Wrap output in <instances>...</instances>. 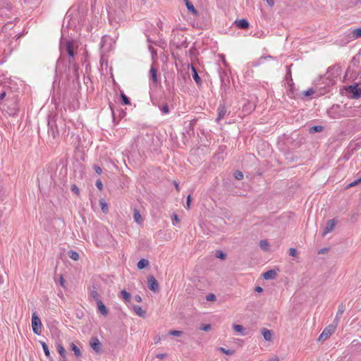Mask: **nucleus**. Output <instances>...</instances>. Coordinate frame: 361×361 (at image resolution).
Segmentation results:
<instances>
[{
	"label": "nucleus",
	"mask_w": 361,
	"mask_h": 361,
	"mask_svg": "<svg viewBox=\"0 0 361 361\" xmlns=\"http://www.w3.org/2000/svg\"><path fill=\"white\" fill-rule=\"evenodd\" d=\"M215 256L221 259H225L226 254L221 250H217L215 253Z\"/></svg>",
	"instance_id": "nucleus-37"
},
{
	"label": "nucleus",
	"mask_w": 361,
	"mask_h": 361,
	"mask_svg": "<svg viewBox=\"0 0 361 361\" xmlns=\"http://www.w3.org/2000/svg\"><path fill=\"white\" fill-rule=\"evenodd\" d=\"M39 343L41 344V345L42 347V349L44 350V353L46 357L47 358H50V357H51L50 356V352H49V347L47 345V343L45 342H44V341H39Z\"/></svg>",
	"instance_id": "nucleus-28"
},
{
	"label": "nucleus",
	"mask_w": 361,
	"mask_h": 361,
	"mask_svg": "<svg viewBox=\"0 0 361 361\" xmlns=\"http://www.w3.org/2000/svg\"><path fill=\"white\" fill-rule=\"evenodd\" d=\"M192 72H193V75H192L193 79L195 80V81L197 83H200V81H201V79L199 77L196 69L193 66H192Z\"/></svg>",
	"instance_id": "nucleus-35"
},
{
	"label": "nucleus",
	"mask_w": 361,
	"mask_h": 361,
	"mask_svg": "<svg viewBox=\"0 0 361 361\" xmlns=\"http://www.w3.org/2000/svg\"><path fill=\"white\" fill-rule=\"evenodd\" d=\"M237 25L238 27L247 29L249 27V23L247 20L242 19L237 22Z\"/></svg>",
	"instance_id": "nucleus-29"
},
{
	"label": "nucleus",
	"mask_w": 361,
	"mask_h": 361,
	"mask_svg": "<svg viewBox=\"0 0 361 361\" xmlns=\"http://www.w3.org/2000/svg\"><path fill=\"white\" fill-rule=\"evenodd\" d=\"M234 176L237 180H241L243 178V173L241 171H238L234 173Z\"/></svg>",
	"instance_id": "nucleus-42"
},
{
	"label": "nucleus",
	"mask_w": 361,
	"mask_h": 361,
	"mask_svg": "<svg viewBox=\"0 0 361 361\" xmlns=\"http://www.w3.org/2000/svg\"><path fill=\"white\" fill-rule=\"evenodd\" d=\"M266 1L269 6H272L274 4V0H266Z\"/></svg>",
	"instance_id": "nucleus-58"
},
{
	"label": "nucleus",
	"mask_w": 361,
	"mask_h": 361,
	"mask_svg": "<svg viewBox=\"0 0 361 361\" xmlns=\"http://www.w3.org/2000/svg\"><path fill=\"white\" fill-rule=\"evenodd\" d=\"M262 333L264 338L266 341H271V339H272V333H271V331L270 330L267 329H263Z\"/></svg>",
	"instance_id": "nucleus-24"
},
{
	"label": "nucleus",
	"mask_w": 361,
	"mask_h": 361,
	"mask_svg": "<svg viewBox=\"0 0 361 361\" xmlns=\"http://www.w3.org/2000/svg\"><path fill=\"white\" fill-rule=\"evenodd\" d=\"M95 185L99 190H102L103 189V184H102V182L101 181V180H99V179L97 180Z\"/></svg>",
	"instance_id": "nucleus-46"
},
{
	"label": "nucleus",
	"mask_w": 361,
	"mask_h": 361,
	"mask_svg": "<svg viewBox=\"0 0 361 361\" xmlns=\"http://www.w3.org/2000/svg\"><path fill=\"white\" fill-rule=\"evenodd\" d=\"M48 133L53 138H56L59 135V130L56 123V120L53 118L48 121Z\"/></svg>",
	"instance_id": "nucleus-9"
},
{
	"label": "nucleus",
	"mask_w": 361,
	"mask_h": 361,
	"mask_svg": "<svg viewBox=\"0 0 361 361\" xmlns=\"http://www.w3.org/2000/svg\"><path fill=\"white\" fill-rule=\"evenodd\" d=\"M6 96V92H3L1 94H0V100L3 99Z\"/></svg>",
	"instance_id": "nucleus-61"
},
{
	"label": "nucleus",
	"mask_w": 361,
	"mask_h": 361,
	"mask_svg": "<svg viewBox=\"0 0 361 361\" xmlns=\"http://www.w3.org/2000/svg\"><path fill=\"white\" fill-rule=\"evenodd\" d=\"M96 243H97V244L98 245H101V246H104V245H106L107 244V243H106V242H105V243H103V242H102V241H100V242H99V243H98V240H97Z\"/></svg>",
	"instance_id": "nucleus-59"
},
{
	"label": "nucleus",
	"mask_w": 361,
	"mask_h": 361,
	"mask_svg": "<svg viewBox=\"0 0 361 361\" xmlns=\"http://www.w3.org/2000/svg\"><path fill=\"white\" fill-rule=\"evenodd\" d=\"M60 51L61 54L65 52L68 53L70 58L73 59L74 51H73V44L72 41L61 39L60 42Z\"/></svg>",
	"instance_id": "nucleus-4"
},
{
	"label": "nucleus",
	"mask_w": 361,
	"mask_h": 361,
	"mask_svg": "<svg viewBox=\"0 0 361 361\" xmlns=\"http://www.w3.org/2000/svg\"><path fill=\"white\" fill-rule=\"evenodd\" d=\"M133 309L137 316L140 317H145L146 312L145 310H142V308L140 306L133 305Z\"/></svg>",
	"instance_id": "nucleus-21"
},
{
	"label": "nucleus",
	"mask_w": 361,
	"mask_h": 361,
	"mask_svg": "<svg viewBox=\"0 0 361 361\" xmlns=\"http://www.w3.org/2000/svg\"><path fill=\"white\" fill-rule=\"evenodd\" d=\"M218 350L221 352H222L223 353L226 354V355H231L234 353V350H231V349H226L224 348H222V347H220L218 348Z\"/></svg>",
	"instance_id": "nucleus-34"
},
{
	"label": "nucleus",
	"mask_w": 361,
	"mask_h": 361,
	"mask_svg": "<svg viewBox=\"0 0 361 361\" xmlns=\"http://www.w3.org/2000/svg\"><path fill=\"white\" fill-rule=\"evenodd\" d=\"M99 204H100V207H101V209H102V212L106 214L109 212L108 204L104 201V199H100L99 200Z\"/></svg>",
	"instance_id": "nucleus-30"
},
{
	"label": "nucleus",
	"mask_w": 361,
	"mask_h": 361,
	"mask_svg": "<svg viewBox=\"0 0 361 361\" xmlns=\"http://www.w3.org/2000/svg\"><path fill=\"white\" fill-rule=\"evenodd\" d=\"M70 346H71V350L73 351L75 355L77 357H81V355H82L81 351L77 345H75L73 343H71Z\"/></svg>",
	"instance_id": "nucleus-25"
},
{
	"label": "nucleus",
	"mask_w": 361,
	"mask_h": 361,
	"mask_svg": "<svg viewBox=\"0 0 361 361\" xmlns=\"http://www.w3.org/2000/svg\"><path fill=\"white\" fill-rule=\"evenodd\" d=\"M172 224L173 226H176V223L179 222V219L178 216L175 214H173L171 216Z\"/></svg>",
	"instance_id": "nucleus-44"
},
{
	"label": "nucleus",
	"mask_w": 361,
	"mask_h": 361,
	"mask_svg": "<svg viewBox=\"0 0 361 361\" xmlns=\"http://www.w3.org/2000/svg\"><path fill=\"white\" fill-rule=\"evenodd\" d=\"M345 94L350 99H358L361 97V88L357 84L347 86L344 88Z\"/></svg>",
	"instance_id": "nucleus-5"
},
{
	"label": "nucleus",
	"mask_w": 361,
	"mask_h": 361,
	"mask_svg": "<svg viewBox=\"0 0 361 361\" xmlns=\"http://www.w3.org/2000/svg\"><path fill=\"white\" fill-rule=\"evenodd\" d=\"M90 296L94 299L96 302H97V301H100L101 299L99 298V293L97 291V290L95 288H94L93 290H92L90 293Z\"/></svg>",
	"instance_id": "nucleus-31"
},
{
	"label": "nucleus",
	"mask_w": 361,
	"mask_h": 361,
	"mask_svg": "<svg viewBox=\"0 0 361 361\" xmlns=\"http://www.w3.org/2000/svg\"><path fill=\"white\" fill-rule=\"evenodd\" d=\"M184 1H185V5H186L188 11L192 12L193 13H196L197 11H196L195 7L193 6V5L188 0H184Z\"/></svg>",
	"instance_id": "nucleus-33"
},
{
	"label": "nucleus",
	"mask_w": 361,
	"mask_h": 361,
	"mask_svg": "<svg viewBox=\"0 0 361 361\" xmlns=\"http://www.w3.org/2000/svg\"><path fill=\"white\" fill-rule=\"evenodd\" d=\"M336 224H337V221L335 219L329 220L326 223V226L324 228L322 235L325 236L328 233L333 231L336 227Z\"/></svg>",
	"instance_id": "nucleus-11"
},
{
	"label": "nucleus",
	"mask_w": 361,
	"mask_h": 361,
	"mask_svg": "<svg viewBox=\"0 0 361 361\" xmlns=\"http://www.w3.org/2000/svg\"><path fill=\"white\" fill-rule=\"evenodd\" d=\"M259 246L262 250H267L269 247V243L266 240H262L259 242Z\"/></svg>",
	"instance_id": "nucleus-36"
},
{
	"label": "nucleus",
	"mask_w": 361,
	"mask_h": 361,
	"mask_svg": "<svg viewBox=\"0 0 361 361\" xmlns=\"http://www.w3.org/2000/svg\"><path fill=\"white\" fill-rule=\"evenodd\" d=\"M289 255L292 257H295L297 255V250L295 248H290L289 249Z\"/></svg>",
	"instance_id": "nucleus-49"
},
{
	"label": "nucleus",
	"mask_w": 361,
	"mask_h": 361,
	"mask_svg": "<svg viewBox=\"0 0 361 361\" xmlns=\"http://www.w3.org/2000/svg\"><path fill=\"white\" fill-rule=\"evenodd\" d=\"M206 300L207 301H214L216 300V295L213 293H209L206 296Z\"/></svg>",
	"instance_id": "nucleus-43"
},
{
	"label": "nucleus",
	"mask_w": 361,
	"mask_h": 361,
	"mask_svg": "<svg viewBox=\"0 0 361 361\" xmlns=\"http://www.w3.org/2000/svg\"><path fill=\"white\" fill-rule=\"evenodd\" d=\"M338 76V68L330 67L327 69L324 75H320L314 82L316 85L320 84L322 86L319 94L324 95L328 91L329 87L335 85Z\"/></svg>",
	"instance_id": "nucleus-2"
},
{
	"label": "nucleus",
	"mask_w": 361,
	"mask_h": 361,
	"mask_svg": "<svg viewBox=\"0 0 361 361\" xmlns=\"http://www.w3.org/2000/svg\"><path fill=\"white\" fill-rule=\"evenodd\" d=\"M135 298V300L137 302H142V298H141V296H140V295H136L135 296V298Z\"/></svg>",
	"instance_id": "nucleus-54"
},
{
	"label": "nucleus",
	"mask_w": 361,
	"mask_h": 361,
	"mask_svg": "<svg viewBox=\"0 0 361 361\" xmlns=\"http://www.w3.org/2000/svg\"><path fill=\"white\" fill-rule=\"evenodd\" d=\"M169 334L175 336H180L183 334V331L178 330H173L169 331Z\"/></svg>",
	"instance_id": "nucleus-40"
},
{
	"label": "nucleus",
	"mask_w": 361,
	"mask_h": 361,
	"mask_svg": "<svg viewBox=\"0 0 361 361\" xmlns=\"http://www.w3.org/2000/svg\"><path fill=\"white\" fill-rule=\"evenodd\" d=\"M149 264V261L146 259H141L137 264V267L139 269H142L147 267Z\"/></svg>",
	"instance_id": "nucleus-27"
},
{
	"label": "nucleus",
	"mask_w": 361,
	"mask_h": 361,
	"mask_svg": "<svg viewBox=\"0 0 361 361\" xmlns=\"http://www.w3.org/2000/svg\"><path fill=\"white\" fill-rule=\"evenodd\" d=\"M233 327L235 331H237L240 334H243V330H244V328L243 326L239 325V324H234Z\"/></svg>",
	"instance_id": "nucleus-39"
},
{
	"label": "nucleus",
	"mask_w": 361,
	"mask_h": 361,
	"mask_svg": "<svg viewBox=\"0 0 361 361\" xmlns=\"http://www.w3.org/2000/svg\"><path fill=\"white\" fill-rule=\"evenodd\" d=\"M322 128H323L321 126H313L311 128V131H312V132H320V131H322Z\"/></svg>",
	"instance_id": "nucleus-48"
},
{
	"label": "nucleus",
	"mask_w": 361,
	"mask_h": 361,
	"mask_svg": "<svg viewBox=\"0 0 361 361\" xmlns=\"http://www.w3.org/2000/svg\"><path fill=\"white\" fill-rule=\"evenodd\" d=\"M337 322H333V324H329L322 331V333L320 334L319 337V341H325L328 339L331 334L335 331L336 327H337Z\"/></svg>",
	"instance_id": "nucleus-8"
},
{
	"label": "nucleus",
	"mask_w": 361,
	"mask_h": 361,
	"mask_svg": "<svg viewBox=\"0 0 361 361\" xmlns=\"http://www.w3.org/2000/svg\"><path fill=\"white\" fill-rule=\"evenodd\" d=\"M77 70H78V66L75 64H74V71L75 73L77 72Z\"/></svg>",
	"instance_id": "nucleus-64"
},
{
	"label": "nucleus",
	"mask_w": 361,
	"mask_h": 361,
	"mask_svg": "<svg viewBox=\"0 0 361 361\" xmlns=\"http://www.w3.org/2000/svg\"><path fill=\"white\" fill-rule=\"evenodd\" d=\"M57 351L63 359L66 357V351L61 343H56Z\"/></svg>",
	"instance_id": "nucleus-22"
},
{
	"label": "nucleus",
	"mask_w": 361,
	"mask_h": 361,
	"mask_svg": "<svg viewBox=\"0 0 361 361\" xmlns=\"http://www.w3.org/2000/svg\"><path fill=\"white\" fill-rule=\"evenodd\" d=\"M59 283L62 287H65V279H63L62 275H60L59 279Z\"/></svg>",
	"instance_id": "nucleus-50"
},
{
	"label": "nucleus",
	"mask_w": 361,
	"mask_h": 361,
	"mask_svg": "<svg viewBox=\"0 0 361 361\" xmlns=\"http://www.w3.org/2000/svg\"><path fill=\"white\" fill-rule=\"evenodd\" d=\"M4 8L10 11L12 8L11 4L6 0H0V15H3L1 11Z\"/></svg>",
	"instance_id": "nucleus-17"
},
{
	"label": "nucleus",
	"mask_w": 361,
	"mask_h": 361,
	"mask_svg": "<svg viewBox=\"0 0 361 361\" xmlns=\"http://www.w3.org/2000/svg\"><path fill=\"white\" fill-rule=\"evenodd\" d=\"M97 310L99 313H101L104 316H106L108 314L109 310L102 300L97 301Z\"/></svg>",
	"instance_id": "nucleus-16"
},
{
	"label": "nucleus",
	"mask_w": 361,
	"mask_h": 361,
	"mask_svg": "<svg viewBox=\"0 0 361 361\" xmlns=\"http://www.w3.org/2000/svg\"><path fill=\"white\" fill-rule=\"evenodd\" d=\"M227 110L224 105H220L218 108V117L216 118V121H219L222 119L225 115L226 114Z\"/></svg>",
	"instance_id": "nucleus-19"
},
{
	"label": "nucleus",
	"mask_w": 361,
	"mask_h": 361,
	"mask_svg": "<svg viewBox=\"0 0 361 361\" xmlns=\"http://www.w3.org/2000/svg\"><path fill=\"white\" fill-rule=\"evenodd\" d=\"M94 169L97 174H100L102 172V169L97 165L94 166Z\"/></svg>",
	"instance_id": "nucleus-52"
},
{
	"label": "nucleus",
	"mask_w": 361,
	"mask_h": 361,
	"mask_svg": "<svg viewBox=\"0 0 361 361\" xmlns=\"http://www.w3.org/2000/svg\"><path fill=\"white\" fill-rule=\"evenodd\" d=\"M190 202H191V196L189 195L187 197V202H186L185 208H187V209L190 208Z\"/></svg>",
	"instance_id": "nucleus-53"
},
{
	"label": "nucleus",
	"mask_w": 361,
	"mask_h": 361,
	"mask_svg": "<svg viewBox=\"0 0 361 361\" xmlns=\"http://www.w3.org/2000/svg\"><path fill=\"white\" fill-rule=\"evenodd\" d=\"M3 282H4L3 276L0 274V285H1V283H3Z\"/></svg>",
	"instance_id": "nucleus-63"
},
{
	"label": "nucleus",
	"mask_w": 361,
	"mask_h": 361,
	"mask_svg": "<svg viewBox=\"0 0 361 361\" xmlns=\"http://www.w3.org/2000/svg\"><path fill=\"white\" fill-rule=\"evenodd\" d=\"M121 97L122 102L124 104L128 105L130 104L129 98L126 95H125L123 93H121Z\"/></svg>",
	"instance_id": "nucleus-38"
},
{
	"label": "nucleus",
	"mask_w": 361,
	"mask_h": 361,
	"mask_svg": "<svg viewBox=\"0 0 361 361\" xmlns=\"http://www.w3.org/2000/svg\"><path fill=\"white\" fill-rule=\"evenodd\" d=\"M133 219L134 221L136 222L137 224H142L143 222V219L139 212L138 209H134L133 210Z\"/></svg>",
	"instance_id": "nucleus-18"
},
{
	"label": "nucleus",
	"mask_w": 361,
	"mask_h": 361,
	"mask_svg": "<svg viewBox=\"0 0 361 361\" xmlns=\"http://www.w3.org/2000/svg\"><path fill=\"white\" fill-rule=\"evenodd\" d=\"M267 361H279V359L277 356H273L272 357H271L270 359H269V360Z\"/></svg>",
	"instance_id": "nucleus-57"
},
{
	"label": "nucleus",
	"mask_w": 361,
	"mask_h": 361,
	"mask_svg": "<svg viewBox=\"0 0 361 361\" xmlns=\"http://www.w3.org/2000/svg\"><path fill=\"white\" fill-rule=\"evenodd\" d=\"M121 295L122 296V298L126 300V301H129L130 298H131V295L130 294L127 292L126 290H123L121 291Z\"/></svg>",
	"instance_id": "nucleus-32"
},
{
	"label": "nucleus",
	"mask_w": 361,
	"mask_h": 361,
	"mask_svg": "<svg viewBox=\"0 0 361 361\" xmlns=\"http://www.w3.org/2000/svg\"><path fill=\"white\" fill-rule=\"evenodd\" d=\"M147 41L149 42L148 49L151 53L152 65L150 68V74L152 76V81L149 83V94L151 102L153 106H158V85H157V70L154 67V64L157 61V50L153 47L152 44L157 45L156 42H152L151 39L147 37Z\"/></svg>",
	"instance_id": "nucleus-1"
},
{
	"label": "nucleus",
	"mask_w": 361,
	"mask_h": 361,
	"mask_svg": "<svg viewBox=\"0 0 361 361\" xmlns=\"http://www.w3.org/2000/svg\"><path fill=\"white\" fill-rule=\"evenodd\" d=\"M147 286L149 290H153L154 292H156L158 290L157 281L152 275L147 276Z\"/></svg>",
	"instance_id": "nucleus-14"
},
{
	"label": "nucleus",
	"mask_w": 361,
	"mask_h": 361,
	"mask_svg": "<svg viewBox=\"0 0 361 361\" xmlns=\"http://www.w3.org/2000/svg\"><path fill=\"white\" fill-rule=\"evenodd\" d=\"M104 238L109 242H111V240H112V236L111 235L108 233L107 231H105L104 233Z\"/></svg>",
	"instance_id": "nucleus-45"
},
{
	"label": "nucleus",
	"mask_w": 361,
	"mask_h": 361,
	"mask_svg": "<svg viewBox=\"0 0 361 361\" xmlns=\"http://www.w3.org/2000/svg\"><path fill=\"white\" fill-rule=\"evenodd\" d=\"M345 112V109L342 108L339 105L333 106L331 110L329 111V116L334 118L331 116H337L340 114Z\"/></svg>",
	"instance_id": "nucleus-15"
},
{
	"label": "nucleus",
	"mask_w": 361,
	"mask_h": 361,
	"mask_svg": "<svg viewBox=\"0 0 361 361\" xmlns=\"http://www.w3.org/2000/svg\"><path fill=\"white\" fill-rule=\"evenodd\" d=\"M345 112L340 114L337 116H331L334 119L340 118L342 117H353L360 116L361 113L360 112L358 107H347L344 106Z\"/></svg>",
	"instance_id": "nucleus-6"
},
{
	"label": "nucleus",
	"mask_w": 361,
	"mask_h": 361,
	"mask_svg": "<svg viewBox=\"0 0 361 361\" xmlns=\"http://www.w3.org/2000/svg\"><path fill=\"white\" fill-rule=\"evenodd\" d=\"M165 44H166L165 42H161L159 41V47H164V45H165Z\"/></svg>",
	"instance_id": "nucleus-62"
},
{
	"label": "nucleus",
	"mask_w": 361,
	"mask_h": 361,
	"mask_svg": "<svg viewBox=\"0 0 361 361\" xmlns=\"http://www.w3.org/2000/svg\"><path fill=\"white\" fill-rule=\"evenodd\" d=\"M61 63V58H59L57 61H56V68H55V72H56V75H57V69H58V67L59 66Z\"/></svg>",
	"instance_id": "nucleus-55"
},
{
	"label": "nucleus",
	"mask_w": 361,
	"mask_h": 361,
	"mask_svg": "<svg viewBox=\"0 0 361 361\" xmlns=\"http://www.w3.org/2000/svg\"><path fill=\"white\" fill-rule=\"evenodd\" d=\"M347 38L346 42L343 43L340 42V44H345L351 40L361 38V27L350 30V32L347 35Z\"/></svg>",
	"instance_id": "nucleus-10"
},
{
	"label": "nucleus",
	"mask_w": 361,
	"mask_h": 361,
	"mask_svg": "<svg viewBox=\"0 0 361 361\" xmlns=\"http://www.w3.org/2000/svg\"><path fill=\"white\" fill-rule=\"evenodd\" d=\"M360 182H361V178H359L355 181H353L348 185L347 188L354 187V186L357 185V184H359Z\"/></svg>",
	"instance_id": "nucleus-41"
},
{
	"label": "nucleus",
	"mask_w": 361,
	"mask_h": 361,
	"mask_svg": "<svg viewBox=\"0 0 361 361\" xmlns=\"http://www.w3.org/2000/svg\"><path fill=\"white\" fill-rule=\"evenodd\" d=\"M161 111L163 114H168L169 112V106L167 105L164 106L161 108Z\"/></svg>",
	"instance_id": "nucleus-51"
},
{
	"label": "nucleus",
	"mask_w": 361,
	"mask_h": 361,
	"mask_svg": "<svg viewBox=\"0 0 361 361\" xmlns=\"http://www.w3.org/2000/svg\"><path fill=\"white\" fill-rule=\"evenodd\" d=\"M32 329L36 335L39 336L42 334V322L36 311L32 314Z\"/></svg>",
	"instance_id": "nucleus-7"
},
{
	"label": "nucleus",
	"mask_w": 361,
	"mask_h": 361,
	"mask_svg": "<svg viewBox=\"0 0 361 361\" xmlns=\"http://www.w3.org/2000/svg\"><path fill=\"white\" fill-rule=\"evenodd\" d=\"M90 345L96 353H99L102 352V343L98 338H92L90 341Z\"/></svg>",
	"instance_id": "nucleus-13"
},
{
	"label": "nucleus",
	"mask_w": 361,
	"mask_h": 361,
	"mask_svg": "<svg viewBox=\"0 0 361 361\" xmlns=\"http://www.w3.org/2000/svg\"><path fill=\"white\" fill-rule=\"evenodd\" d=\"M345 311V307L343 304L340 305L338 306V312L336 313V318L334 319V322H337V324L338 323L339 319L341 317V315L343 314Z\"/></svg>",
	"instance_id": "nucleus-23"
},
{
	"label": "nucleus",
	"mask_w": 361,
	"mask_h": 361,
	"mask_svg": "<svg viewBox=\"0 0 361 361\" xmlns=\"http://www.w3.org/2000/svg\"><path fill=\"white\" fill-rule=\"evenodd\" d=\"M72 191L75 192V193L79 192V189L77 188L75 185H72Z\"/></svg>",
	"instance_id": "nucleus-56"
},
{
	"label": "nucleus",
	"mask_w": 361,
	"mask_h": 361,
	"mask_svg": "<svg viewBox=\"0 0 361 361\" xmlns=\"http://www.w3.org/2000/svg\"><path fill=\"white\" fill-rule=\"evenodd\" d=\"M321 88H322V86L320 85V84L316 85L315 82H314L313 87L306 91H305L303 92V94L307 97L311 96L314 94H316L317 96H321L322 94H319Z\"/></svg>",
	"instance_id": "nucleus-12"
},
{
	"label": "nucleus",
	"mask_w": 361,
	"mask_h": 361,
	"mask_svg": "<svg viewBox=\"0 0 361 361\" xmlns=\"http://www.w3.org/2000/svg\"><path fill=\"white\" fill-rule=\"evenodd\" d=\"M68 255L71 259L74 261H78L80 258L79 254L73 250H69L68 252Z\"/></svg>",
	"instance_id": "nucleus-26"
},
{
	"label": "nucleus",
	"mask_w": 361,
	"mask_h": 361,
	"mask_svg": "<svg viewBox=\"0 0 361 361\" xmlns=\"http://www.w3.org/2000/svg\"><path fill=\"white\" fill-rule=\"evenodd\" d=\"M114 44V41L110 36L105 35L102 38L100 44L101 61H103L104 56L112 50Z\"/></svg>",
	"instance_id": "nucleus-3"
},
{
	"label": "nucleus",
	"mask_w": 361,
	"mask_h": 361,
	"mask_svg": "<svg viewBox=\"0 0 361 361\" xmlns=\"http://www.w3.org/2000/svg\"><path fill=\"white\" fill-rule=\"evenodd\" d=\"M255 290L258 293H261V292H262L263 289L260 286H257V287H256Z\"/></svg>",
	"instance_id": "nucleus-60"
},
{
	"label": "nucleus",
	"mask_w": 361,
	"mask_h": 361,
	"mask_svg": "<svg viewBox=\"0 0 361 361\" xmlns=\"http://www.w3.org/2000/svg\"><path fill=\"white\" fill-rule=\"evenodd\" d=\"M276 276V271L274 270H269L263 274V277L266 280H271L275 279Z\"/></svg>",
	"instance_id": "nucleus-20"
},
{
	"label": "nucleus",
	"mask_w": 361,
	"mask_h": 361,
	"mask_svg": "<svg viewBox=\"0 0 361 361\" xmlns=\"http://www.w3.org/2000/svg\"><path fill=\"white\" fill-rule=\"evenodd\" d=\"M200 329L204 331H208L211 329L210 324H203L201 326Z\"/></svg>",
	"instance_id": "nucleus-47"
}]
</instances>
